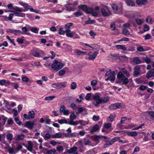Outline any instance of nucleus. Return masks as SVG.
Returning a JSON list of instances; mask_svg holds the SVG:
<instances>
[{
  "label": "nucleus",
  "mask_w": 154,
  "mask_h": 154,
  "mask_svg": "<svg viewBox=\"0 0 154 154\" xmlns=\"http://www.w3.org/2000/svg\"><path fill=\"white\" fill-rule=\"evenodd\" d=\"M101 11L102 15L104 17L108 16L112 14L110 11L107 8L106 9L102 8L101 9Z\"/></svg>",
  "instance_id": "obj_12"
},
{
  "label": "nucleus",
  "mask_w": 154,
  "mask_h": 154,
  "mask_svg": "<svg viewBox=\"0 0 154 154\" xmlns=\"http://www.w3.org/2000/svg\"><path fill=\"white\" fill-rule=\"evenodd\" d=\"M122 32L123 34L126 35L130 34L129 31L126 29H124L122 31Z\"/></svg>",
  "instance_id": "obj_48"
},
{
  "label": "nucleus",
  "mask_w": 154,
  "mask_h": 154,
  "mask_svg": "<svg viewBox=\"0 0 154 154\" xmlns=\"http://www.w3.org/2000/svg\"><path fill=\"white\" fill-rule=\"evenodd\" d=\"M116 47L118 49H121L125 51L127 50V48L125 45H116Z\"/></svg>",
  "instance_id": "obj_33"
},
{
  "label": "nucleus",
  "mask_w": 154,
  "mask_h": 154,
  "mask_svg": "<svg viewBox=\"0 0 154 154\" xmlns=\"http://www.w3.org/2000/svg\"><path fill=\"white\" fill-rule=\"evenodd\" d=\"M74 51L77 54V55H82V53H83V51H82L79 50H75Z\"/></svg>",
  "instance_id": "obj_59"
},
{
  "label": "nucleus",
  "mask_w": 154,
  "mask_h": 154,
  "mask_svg": "<svg viewBox=\"0 0 154 154\" xmlns=\"http://www.w3.org/2000/svg\"><path fill=\"white\" fill-rule=\"evenodd\" d=\"M70 120L68 122V124L71 125H76L79 124L78 121H73L76 118V116L74 112L71 114L69 116Z\"/></svg>",
  "instance_id": "obj_5"
},
{
  "label": "nucleus",
  "mask_w": 154,
  "mask_h": 154,
  "mask_svg": "<svg viewBox=\"0 0 154 154\" xmlns=\"http://www.w3.org/2000/svg\"><path fill=\"white\" fill-rule=\"evenodd\" d=\"M6 137L8 141L11 142L13 138V135L11 133H8L7 134Z\"/></svg>",
  "instance_id": "obj_34"
},
{
  "label": "nucleus",
  "mask_w": 154,
  "mask_h": 154,
  "mask_svg": "<svg viewBox=\"0 0 154 154\" xmlns=\"http://www.w3.org/2000/svg\"><path fill=\"white\" fill-rule=\"evenodd\" d=\"M91 53V52H90L88 54V55L89 56L88 59L90 60H94L96 57L97 54H98V52L94 51L91 55H90Z\"/></svg>",
  "instance_id": "obj_16"
},
{
  "label": "nucleus",
  "mask_w": 154,
  "mask_h": 154,
  "mask_svg": "<svg viewBox=\"0 0 154 154\" xmlns=\"http://www.w3.org/2000/svg\"><path fill=\"white\" fill-rule=\"evenodd\" d=\"M62 133L59 132L52 135V138H59L61 137Z\"/></svg>",
  "instance_id": "obj_35"
},
{
  "label": "nucleus",
  "mask_w": 154,
  "mask_h": 154,
  "mask_svg": "<svg viewBox=\"0 0 154 154\" xmlns=\"http://www.w3.org/2000/svg\"><path fill=\"white\" fill-rule=\"evenodd\" d=\"M71 89L72 90L75 89L77 87V85L75 82H72L71 85Z\"/></svg>",
  "instance_id": "obj_52"
},
{
  "label": "nucleus",
  "mask_w": 154,
  "mask_h": 154,
  "mask_svg": "<svg viewBox=\"0 0 154 154\" xmlns=\"http://www.w3.org/2000/svg\"><path fill=\"white\" fill-rule=\"evenodd\" d=\"M99 6H96L94 9L90 8L89 9L88 13L91 14L94 17H97L99 15Z\"/></svg>",
  "instance_id": "obj_8"
},
{
  "label": "nucleus",
  "mask_w": 154,
  "mask_h": 154,
  "mask_svg": "<svg viewBox=\"0 0 154 154\" xmlns=\"http://www.w3.org/2000/svg\"><path fill=\"white\" fill-rule=\"evenodd\" d=\"M149 114L151 117L154 119V111L147 112L146 113Z\"/></svg>",
  "instance_id": "obj_60"
},
{
  "label": "nucleus",
  "mask_w": 154,
  "mask_h": 154,
  "mask_svg": "<svg viewBox=\"0 0 154 154\" xmlns=\"http://www.w3.org/2000/svg\"><path fill=\"white\" fill-rule=\"evenodd\" d=\"M119 5L121 6L120 8H118V6L114 4H111V7L114 12L117 14H119L122 13V9L123 7V4L121 2H120L119 3Z\"/></svg>",
  "instance_id": "obj_6"
},
{
  "label": "nucleus",
  "mask_w": 154,
  "mask_h": 154,
  "mask_svg": "<svg viewBox=\"0 0 154 154\" xmlns=\"http://www.w3.org/2000/svg\"><path fill=\"white\" fill-rule=\"evenodd\" d=\"M66 71L64 69H62L59 72V74L60 76H63L65 73Z\"/></svg>",
  "instance_id": "obj_50"
},
{
  "label": "nucleus",
  "mask_w": 154,
  "mask_h": 154,
  "mask_svg": "<svg viewBox=\"0 0 154 154\" xmlns=\"http://www.w3.org/2000/svg\"><path fill=\"white\" fill-rule=\"evenodd\" d=\"M66 82L59 83L57 84H54V88H65L66 86Z\"/></svg>",
  "instance_id": "obj_13"
},
{
  "label": "nucleus",
  "mask_w": 154,
  "mask_h": 154,
  "mask_svg": "<svg viewBox=\"0 0 154 154\" xmlns=\"http://www.w3.org/2000/svg\"><path fill=\"white\" fill-rule=\"evenodd\" d=\"M147 0H137L136 2L139 6L146 5L147 3Z\"/></svg>",
  "instance_id": "obj_21"
},
{
  "label": "nucleus",
  "mask_w": 154,
  "mask_h": 154,
  "mask_svg": "<svg viewBox=\"0 0 154 154\" xmlns=\"http://www.w3.org/2000/svg\"><path fill=\"white\" fill-rule=\"evenodd\" d=\"M95 21L94 20H91L90 19L88 20L85 22V23L86 24H93L94 23Z\"/></svg>",
  "instance_id": "obj_49"
},
{
  "label": "nucleus",
  "mask_w": 154,
  "mask_h": 154,
  "mask_svg": "<svg viewBox=\"0 0 154 154\" xmlns=\"http://www.w3.org/2000/svg\"><path fill=\"white\" fill-rule=\"evenodd\" d=\"M78 8L80 9H82L84 11L88 14L89 12V9H90L88 8L87 6L85 5H79L78 6Z\"/></svg>",
  "instance_id": "obj_18"
},
{
  "label": "nucleus",
  "mask_w": 154,
  "mask_h": 154,
  "mask_svg": "<svg viewBox=\"0 0 154 154\" xmlns=\"http://www.w3.org/2000/svg\"><path fill=\"white\" fill-rule=\"evenodd\" d=\"M153 76H154V69H152L147 72L146 77L149 79Z\"/></svg>",
  "instance_id": "obj_22"
},
{
  "label": "nucleus",
  "mask_w": 154,
  "mask_h": 154,
  "mask_svg": "<svg viewBox=\"0 0 154 154\" xmlns=\"http://www.w3.org/2000/svg\"><path fill=\"white\" fill-rule=\"evenodd\" d=\"M66 36L69 38H72L73 36V33L71 32L70 29H66L65 31Z\"/></svg>",
  "instance_id": "obj_26"
},
{
  "label": "nucleus",
  "mask_w": 154,
  "mask_h": 154,
  "mask_svg": "<svg viewBox=\"0 0 154 154\" xmlns=\"http://www.w3.org/2000/svg\"><path fill=\"white\" fill-rule=\"evenodd\" d=\"M78 4V2L77 1L70 0L67 5H65L66 10L69 11H73L75 9V6L77 5Z\"/></svg>",
  "instance_id": "obj_2"
},
{
  "label": "nucleus",
  "mask_w": 154,
  "mask_h": 154,
  "mask_svg": "<svg viewBox=\"0 0 154 154\" xmlns=\"http://www.w3.org/2000/svg\"><path fill=\"white\" fill-rule=\"evenodd\" d=\"M26 26H28V29H29L31 31L35 33H37L38 31V29L37 28L33 27H31L28 25H26Z\"/></svg>",
  "instance_id": "obj_23"
},
{
  "label": "nucleus",
  "mask_w": 154,
  "mask_h": 154,
  "mask_svg": "<svg viewBox=\"0 0 154 154\" xmlns=\"http://www.w3.org/2000/svg\"><path fill=\"white\" fill-rule=\"evenodd\" d=\"M9 84H10L11 85L14 86V88L16 89H17L19 87L17 83H10Z\"/></svg>",
  "instance_id": "obj_58"
},
{
  "label": "nucleus",
  "mask_w": 154,
  "mask_h": 154,
  "mask_svg": "<svg viewBox=\"0 0 154 154\" xmlns=\"http://www.w3.org/2000/svg\"><path fill=\"white\" fill-rule=\"evenodd\" d=\"M45 152L44 153L46 154H54L56 152V150L54 149H52L50 150H48L47 149H45Z\"/></svg>",
  "instance_id": "obj_24"
},
{
  "label": "nucleus",
  "mask_w": 154,
  "mask_h": 154,
  "mask_svg": "<svg viewBox=\"0 0 154 154\" xmlns=\"http://www.w3.org/2000/svg\"><path fill=\"white\" fill-rule=\"evenodd\" d=\"M6 31L7 32L11 33L14 34L15 35H17L23 33V32H22V31H21L20 30L11 29H7Z\"/></svg>",
  "instance_id": "obj_11"
},
{
  "label": "nucleus",
  "mask_w": 154,
  "mask_h": 154,
  "mask_svg": "<svg viewBox=\"0 0 154 154\" xmlns=\"http://www.w3.org/2000/svg\"><path fill=\"white\" fill-rule=\"evenodd\" d=\"M97 83V80H94L93 81H92L91 83V85L92 86H96Z\"/></svg>",
  "instance_id": "obj_64"
},
{
  "label": "nucleus",
  "mask_w": 154,
  "mask_h": 154,
  "mask_svg": "<svg viewBox=\"0 0 154 154\" xmlns=\"http://www.w3.org/2000/svg\"><path fill=\"white\" fill-rule=\"evenodd\" d=\"M72 23H69L66 24L65 26V28L66 29H70V28L72 25Z\"/></svg>",
  "instance_id": "obj_51"
},
{
  "label": "nucleus",
  "mask_w": 154,
  "mask_h": 154,
  "mask_svg": "<svg viewBox=\"0 0 154 154\" xmlns=\"http://www.w3.org/2000/svg\"><path fill=\"white\" fill-rule=\"evenodd\" d=\"M57 149L59 152H62L63 150V148L62 146H60L57 147Z\"/></svg>",
  "instance_id": "obj_56"
},
{
  "label": "nucleus",
  "mask_w": 154,
  "mask_h": 154,
  "mask_svg": "<svg viewBox=\"0 0 154 154\" xmlns=\"http://www.w3.org/2000/svg\"><path fill=\"white\" fill-rule=\"evenodd\" d=\"M56 97L55 96H51L46 97L45 100L47 101H51Z\"/></svg>",
  "instance_id": "obj_40"
},
{
  "label": "nucleus",
  "mask_w": 154,
  "mask_h": 154,
  "mask_svg": "<svg viewBox=\"0 0 154 154\" xmlns=\"http://www.w3.org/2000/svg\"><path fill=\"white\" fill-rule=\"evenodd\" d=\"M127 134L128 136L131 137H135L137 135V133L135 131L128 132Z\"/></svg>",
  "instance_id": "obj_37"
},
{
  "label": "nucleus",
  "mask_w": 154,
  "mask_h": 154,
  "mask_svg": "<svg viewBox=\"0 0 154 154\" xmlns=\"http://www.w3.org/2000/svg\"><path fill=\"white\" fill-rule=\"evenodd\" d=\"M30 54L36 57H42L45 55L44 53L42 51L36 49L31 50Z\"/></svg>",
  "instance_id": "obj_3"
},
{
  "label": "nucleus",
  "mask_w": 154,
  "mask_h": 154,
  "mask_svg": "<svg viewBox=\"0 0 154 154\" xmlns=\"http://www.w3.org/2000/svg\"><path fill=\"white\" fill-rule=\"evenodd\" d=\"M64 65L63 63L57 60H55L54 63L51 65V67L54 70L57 71L62 68Z\"/></svg>",
  "instance_id": "obj_4"
},
{
  "label": "nucleus",
  "mask_w": 154,
  "mask_h": 154,
  "mask_svg": "<svg viewBox=\"0 0 154 154\" xmlns=\"http://www.w3.org/2000/svg\"><path fill=\"white\" fill-rule=\"evenodd\" d=\"M90 47L94 50H98L100 49V47L96 44H93L91 45Z\"/></svg>",
  "instance_id": "obj_44"
},
{
  "label": "nucleus",
  "mask_w": 154,
  "mask_h": 154,
  "mask_svg": "<svg viewBox=\"0 0 154 154\" xmlns=\"http://www.w3.org/2000/svg\"><path fill=\"white\" fill-rule=\"evenodd\" d=\"M107 137L102 135H97L95 136L94 138V141L96 142L97 143H99L100 141L99 140L101 139L102 140H105L107 138Z\"/></svg>",
  "instance_id": "obj_17"
},
{
  "label": "nucleus",
  "mask_w": 154,
  "mask_h": 154,
  "mask_svg": "<svg viewBox=\"0 0 154 154\" xmlns=\"http://www.w3.org/2000/svg\"><path fill=\"white\" fill-rule=\"evenodd\" d=\"M125 2L127 5L133 7L135 6V2L132 0H125Z\"/></svg>",
  "instance_id": "obj_27"
},
{
  "label": "nucleus",
  "mask_w": 154,
  "mask_h": 154,
  "mask_svg": "<svg viewBox=\"0 0 154 154\" xmlns=\"http://www.w3.org/2000/svg\"><path fill=\"white\" fill-rule=\"evenodd\" d=\"M99 129V125L97 124H96L94 126L91 131L92 132H95L98 130Z\"/></svg>",
  "instance_id": "obj_39"
},
{
  "label": "nucleus",
  "mask_w": 154,
  "mask_h": 154,
  "mask_svg": "<svg viewBox=\"0 0 154 154\" xmlns=\"http://www.w3.org/2000/svg\"><path fill=\"white\" fill-rule=\"evenodd\" d=\"M13 9L14 11H13V12L15 13L16 16L21 17H23L24 16L25 14H24L21 13L22 11L21 8L18 7H16Z\"/></svg>",
  "instance_id": "obj_10"
},
{
  "label": "nucleus",
  "mask_w": 154,
  "mask_h": 154,
  "mask_svg": "<svg viewBox=\"0 0 154 154\" xmlns=\"http://www.w3.org/2000/svg\"><path fill=\"white\" fill-rule=\"evenodd\" d=\"M134 75L135 77H137L140 74V66H137L134 68Z\"/></svg>",
  "instance_id": "obj_20"
},
{
  "label": "nucleus",
  "mask_w": 154,
  "mask_h": 154,
  "mask_svg": "<svg viewBox=\"0 0 154 154\" xmlns=\"http://www.w3.org/2000/svg\"><path fill=\"white\" fill-rule=\"evenodd\" d=\"M19 3L27 10H29V8L30 7V5H28L27 3L23 2L21 1L19 2Z\"/></svg>",
  "instance_id": "obj_30"
},
{
  "label": "nucleus",
  "mask_w": 154,
  "mask_h": 154,
  "mask_svg": "<svg viewBox=\"0 0 154 154\" xmlns=\"http://www.w3.org/2000/svg\"><path fill=\"white\" fill-rule=\"evenodd\" d=\"M28 115L30 119H33L35 117V113L33 111H31L29 112Z\"/></svg>",
  "instance_id": "obj_38"
},
{
  "label": "nucleus",
  "mask_w": 154,
  "mask_h": 154,
  "mask_svg": "<svg viewBox=\"0 0 154 154\" xmlns=\"http://www.w3.org/2000/svg\"><path fill=\"white\" fill-rule=\"evenodd\" d=\"M122 106V104L121 103H116L111 105L109 106L110 109H116L120 108Z\"/></svg>",
  "instance_id": "obj_15"
},
{
  "label": "nucleus",
  "mask_w": 154,
  "mask_h": 154,
  "mask_svg": "<svg viewBox=\"0 0 154 154\" xmlns=\"http://www.w3.org/2000/svg\"><path fill=\"white\" fill-rule=\"evenodd\" d=\"M109 101L108 97H102L100 98V104L106 103Z\"/></svg>",
  "instance_id": "obj_31"
},
{
  "label": "nucleus",
  "mask_w": 154,
  "mask_h": 154,
  "mask_svg": "<svg viewBox=\"0 0 154 154\" xmlns=\"http://www.w3.org/2000/svg\"><path fill=\"white\" fill-rule=\"evenodd\" d=\"M27 27L24 26L22 27L21 29L22 31V32H23V33L22 34H28V33L26 32L28 31V27L27 26Z\"/></svg>",
  "instance_id": "obj_41"
},
{
  "label": "nucleus",
  "mask_w": 154,
  "mask_h": 154,
  "mask_svg": "<svg viewBox=\"0 0 154 154\" xmlns=\"http://www.w3.org/2000/svg\"><path fill=\"white\" fill-rule=\"evenodd\" d=\"M8 151L10 154H15L18 152L16 149L12 147H10L8 149Z\"/></svg>",
  "instance_id": "obj_28"
},
{
  "label": "nucleus",
  "mask_w": 154,
  "mask_h": 154,
  "mask_svg": "<svg viewBox=\"0 0 154 154\" xmlns=\"http://www.w3.org/2000/svg\"><path fill=\"white\" fill-rule=\"evenodd\" d=\"M133 61V62L136 64H140L143 62L138 57H134Z\"/></svg>",
  "instance_id": "obj_29"
},
{
  "label": "nucleus",
  "mask_w": 154,
  "mask_h": 154,
  "mask_svg": "<svg viewBox=\"0 0 154 154\" xmlns=\"http://www.w3.org/2000/svg\"><path fill=\"white\" fill-rule=\"evenodd\" d=\"M59 111L60 112L63 113V114L64 115L68 116L69 115V110H66L65 107L64 105L61 106Z\"/></svg>",
  "instance_id": "obj_14"
},
{
  "label": "nucleus",
  "mask_w": 154,
  "mask_h": 154,
  "mask_svg": "<svg viewBox=\"0 0 154 154\" xmlns=\"http://www.w3.org/2000/svg\"><path fill=\"white\" fill-rule=\"evenodd\" d=\"M111 126V124L110 123H107L105 124L104 126L105 128L108 129L110 128Z\"/></svg>",
  "instance_id": "obj_57"
},
{
  "label": "nucleus",
  "mask_w": 154,
  "mask_h": 154,
  "mask_svg": "<svg viewBox=\"0 0 154 154\" xmlns=\"http://www.w3.org/2000/svg\"><path fill=\"white\" fill-rule=\"evenodd\" d=\"M84 145H91V143L89 140H84Z\"/></svg>",
  "instance_id": "obj_62"
},
{
  "label": "nucleus",
  "mask_w": 154,
  "mask_h": 154,
  "mask_svg": "<svg viewBox=\"0 0 154 154\" xmlns=\"http://www.w3.org/2000/svg\"><path fill=\"white\" fill-rule=\"evenodd\" d=\"M25 137L24 135L21 134L17 136V140H23Z\"/></svg>",
  "instance_id": "obj_42"
},
{
  "label": "nucleus",
  "mask_w": 154,
  "mask_h": 154,
  "mask_svg": "<svg viewBox=\"0 0 154 154\" xmlns=\"http://www.w3.org/2000/svg\"><path fill=\"white\" fill-rule=\"evenodd\" d=\"M34 125V124L33 122L29 121L26 122L25 124L26 127L30 130L33 128Z\"/></svg>",
  "instance_id": "obj_19"
},
{
  "label": "nucleus",
  "mask_w": 154,
  "mask_h": 154,
  "mask_svg": "<svg viewBox=\"0 0 154 154\" xmlns=\"http://www.w3.org/2000/svg\"><path fill=\"white\" fill-rule=\"evenodd\" d=\"M130 26V23H127L123 24V26L124 28H129Z\"/></svg>",
  "instance_id": "obj_55"
},
{
  "label": "nucleus",
  "mask_w": 154,
  "mask_h": 154,
  "mask_svg": "<svg viewBox=\"0 0 154 154\" xmlns=\"http://www.w3.org/2000/svg\"><path fill=\"white\" fill-rule=\"evenodd\" d=\"M100 94L98 93L95 94L93 96V104L96 107L100 104Z\"/></svg>",
  "instance_id": "obj_7"
},
{
  "label": "nucleus",
  "mask_w": 154,
  "mask_h": 154,
  "mask_svg": "<svg viewBox=\"0 0 154 154\" xmlns=\"http://www.w3.org/2000/svg\"><path fill=\"white\" fill-rule=\"evenodd\" d=\"M137 49L138 51L141 52L144 51H145L143 47L140 45H139L137 47Z\"/></svg>",
  "instance_id": "obj_47"
},
{
  "label": "nucleus",
  "mask_w": 154,
  "mask_h": 154,
  "mask_svg": "<svg viewBox=\"0 0 154 154\" xmlns=\"http://www.w3.org/2000/svg\"><path fill=\"white\" fill-rule=\"evenodd\" d=\"M45 140H47L52 138V135L51 136L48 133H46L44 136H43Z\"/></svg>",
  "instance_id": "obj_36"
},
{
  "label": "nucleus",
  "mask_w": 154,
  "mask_h": 154,
  "mask_svg": "<svg viewBox=\"0 0 154 154\" xmlns=\"http://www.w3.org/2000/svg\"><path fill=\"white\" fill-rule=\"evenodd\" d=\"M122 72H119L117 75V79L119 83L122 82V83L125 85L128 84L130 81L131 82L132 81V79H129V80L125 76V75L127 78L130 76V74L125 69V68H122L121 69Z\"/></svg>",
  "instance_id": "obj_1"
},
{
  "label": "nucleus",
  "mask_w": 154,
  "mask_h": 154,
  "mask_svg": "<svg viewBox=\"0 0 154 154\" xmlns=\"http://www.w3.org/2000/svg\"><path fill=\"white\" fill-rule=\"evenodd\" d=\"M146 21L147 23H149L150 24H152V20L151 18L150 17H148L146 19Z\"/></svg>",
  "instance_id": "obj_61"
},
{
  "label": "nucleus",
  "mask_w": 154,
  "mask_h": 154,
  "mask_svg": "<svg viewBox=\"0 0 154 154\" xmlns=\"http://www.w3.org/2000/svg\"><path fill=\"white\" fill-rule=\"evenodd\" d=\"M33 145L31 141H28V146H25V147L27 149L30 151H31L32 149Z\"/></svg>",
  "instance_id": "obj_25"
},
{
  "label": "nucleus",
  "mask_w": 154,
  "mask_h": 154,
  "mask_svg": "<svg viewBox=\"0 0 154 154\" xmlns=\"http://www.w3.org/2000/svg\"><path fill=\"white\" fill-rule=\"evenodd\" d=\"M22 80L23 82H27L29 80V79L26 76L23 75L22 76Z\"/></svg>",
  "instance_id": "obj_43"
},
{
  "label": "nucleus",
  "mask_w": 154,
  "mask_h": 154,
  "mask_svg": "<svg viewBox=\"0 0 154 154\" xmlns=\"http://www.w3.org/2000/svg\"><path fill=\"white\" fill-rule=\"evenodd\" d=\"M105 75L107 77L106 80H109L112 82H113L115 79V76L111 74V69H109L106 72Z\"/></svg>",
  "instance_id": "obj_9"
},
{
  "label": "nucleus",
  "mask_w": 154,
  "mask_h": 154,
  "mask_svg": "<svg viewBox=\"0 0 154 154\" xmlns=\"http://www.w3.org/2000/svg\"><path fill=\"white\" fill-rule=\"evenodd\" d=\"M74 14L76 17L80 16L82 15V14L79 11H78L74 13Z\"/></svg>",
  "instance_id": "obj_54"
},
{
  "label": "nucleus",
  "mask_w": 154,
  "mask_h": 154,
  "mask_svg": "<svg viewBox=\"0 0 154 154\" xmlns=\"http://www.w3.org/2000/svg\"><path fill=\"white\" fill-rule=\"evenodd\" d=\"M58 122L61 124L64 123L68 124V122H67V120L65 119L60 120L58 121Z\"/></svg>",
  "instance_id": "obj_53"
},
{
  "label": "nucleus",
  "mask_w": 154,
  "mask_h": 154,
  "mask_svg": "<svg viewBox=\"0 0 154 154\" xmlns=\"http://www.w3.org/2000/svg\"><path fill=\"white\" fill-rule=\"evenodd\" d=\"M5 109L8 110H10L11 109V106L9 102L7 101H5Z\"/></svg>",
  "instance_id": "obj_45"
},
{
  "label": "nucleus",
  "mask_w": 154,
  "mask_h": 154,
  "mask_svg": "<svg viewBox=\"0 0 154 154\" xmlns=\"http://www.w3.org/2000/svg\"><path fill=\"white\" fill-rule=\"evenodd\" d=\"M135 22L138 25H140L143 23V20L137 19L135 20Z\"/></svg>",
  "instance_id": "obj_46"
},
{
  "label": "nucleus",
  "mask_w": 154,
  "mask_h": 154,
  "mask_svg": "<svg viewBox=\"0 0 154 154\" xmlns=\"http://www.w3.org/2000/svg\"><path fill=\"white\" fill-rule=\"evenodd\" d=\"M77 147H73L69 149H67L66 150V152L68 153H73L76 151Z\"/></svg>",
  "instance_id": "obj_32"
},
{
  "label": "nucleus",
  "mask_w": 154,
  "mask_h": 154,
  "mask_svg": "<svg viewBox=\"0 0 154 154\" xmlns=\"http://www.w3.org/2000/svg\"><path fill=\"white\" fill-rule=\"evenodd\" d=\"M65 32V31H64L63 30L62 28H60L59 30V34L60 35H64Z\"/></svg>",
  "instance_id": "obj_63"
}]
</instances>
